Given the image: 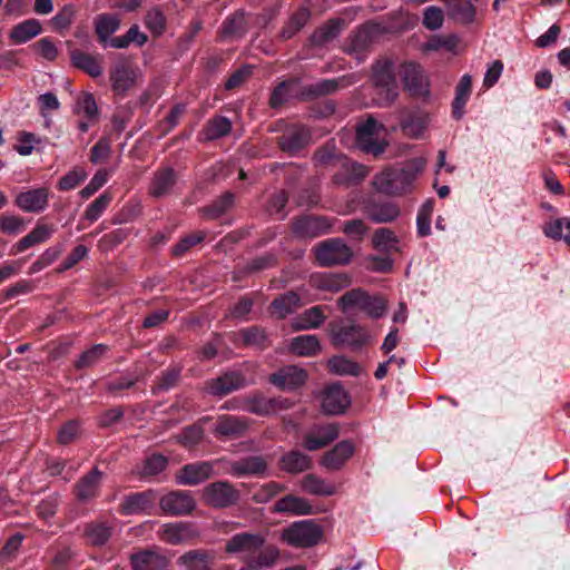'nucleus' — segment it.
Listing matches in <instances>:
<instances>
[{
  "instance_id": "obj_44",
  "label": "nucleus",
  "mask_w": 570,
  "mask_h": 570,
  "mask_svg": "<svg viewBox=\"0 0 570 570\" xmlns=\"http://www.w3.org/2000/svg\"><path fill=\"white\" fill-rule=\"evenodd\" d=\"M70 59L72 66L85 71L92 78H97L102 75V68L98 58L90 53L76 49L70 52Z\"/></svg>"
},
{
  "instance_id": "obj_10",
  "label": "nucleus",
  "mask_w": 570,
  "mask_h": 570,
  "mask_svg": "<svg viewBox=\"0 0 570 570\" xmlns=\"http://www.w3.org/2000/svg\"><path fill=\"white\" fill-rule=\"evenodd\" d=\"M312 141V135L307 127L298 124L288 125L282 135L276 138L278 148L289 156L297 155Z\"/></svg>"
},
{
  "instance_id": "obj_11",
  "label": "nucleus",
  "mask_w": 570,
  "mask_h": 570,
  "mask_svg": "<svg viewBox=\"0 0 570 570\" xmlns=\"http://www.w3.org/2000/svg\"><path fill=\"white\" fill-rule=\"evenodd\" d=\"M247 386L245 375L239 371H227L217 377L207 380L204 390L215 397H224Z\"/></svg>"
},
{
  "instance_id": "obj_46",
  "label": "nucleus",
  "mask_w": 570,
  "mask_h": 570,
  "mask_svg": "<svg viewBox=\"0 0 570 570\" xmlns=\"http://www.w3.org/2000/svg\"><path fill=\"white\" fill-rule=\"evenodd\" d=\"M42 31L41 23L36 19L24 20L10 31V39L16 43H26Z\"/></svg>"
},
{
  "instance_id": "obj_42",
  "label": "nucleus",
  "mask_w": 570,
  "mask_h": 570,
  "mask_svg": "<svg viewBox=\"0 0 570 570\" xmlns=\"http://www.w3.org/2000/svg\"><path fill=\"white\" fill-rule=\"evenodd\" d=\"M426 117L420 111L404 110L401 115L400 127L404 135L417 138L426 128Z\"/></svg>"
},
{
  "instance_id": "obj_60",
  "label": "nucleus",
  "mask_w": 570,
  "mask_h": 570,
  "mask_svg": "<svg viewBox=\"0 0 570 570\" xmlns=\"http://www.w3.org/2000/svg\"><path fill=\"white\" fill-rule=\"evenodd\" d=\"M399 239L389 228H377L373 235V245L381 252L397 250Z\"/></svg>"
},
{
  "instance_id": "obj_19",
  "label": "nucleus",
  "mask_w": 570,
  "mask_h": 570,
  "mask_svg": "<svg viewBox=\"0 0 570 570\" xmlns=\"http://www.w3.org/2000/svg\"><path fill=\"white\" fill-rule=\"evenodd\" d=\"M248 428L247 417L223 414L217 417L213 433L220 439H238L245 435Z\"/></svg>"
},
{
  "instance_id": "obj_35",
  "label": "nucleus",
  "mask_w": 570,
  "mask_h": 570,
  "mask_svg": "<svg viewBox=\"0 0 570 570\" xmlns=\"http://www.w3.org/2000/svg\"><path fill=\"white\" fill-rule=\"evenodd\" d=\"M279 469L289 474H298L312 468V459L299 450H291L278 460Z\"/></svg>"
},
{
  "instance_id": "obj_31",
  "label": "nucleus",
  "mask_w": 570,
  "mask_h": 570,
  "mask_svg": "<svg viewBox=\"0 0 570 570\" xmlns=\"http://www.w3.org/2000/svg\"><path fill=\"white\" fill-rule=\"evenodd\" d=\"M55 233V227L48 224L38 223L36 227L19 242H17L12 248L11 254L22 253L26 249L36 246L38 244L46 243Z\"/></svg>"
},
{
  "instance_id": "obj_58",
  "label": "nucleus",
  "mask_w": 570,
  "mask_h": 570,
  "mask_svg": "<svg viewBox=\"0 0 570 570\" xmlns=\"http://www.w3.org/2000/svg\"><path fill=\"white\" fill-rule=\"evenodd\" d=\"M109 347L105 344H96L89 350L85 351L79 358L75 362L77 370H83L97 364L101 357L107 353Z\"/></svg>"
},
{
  "instance_id": "obj_16",
  "label": "nucleus",
  "mask_w": 570,
  "mask_h": 570,
  "mask_svg": "<svg viewBox=\"0 0 570 570\" xmlns=\"http://www.w3.org/2000/svg\"><path fill=\"white\" fill-rule=\"evenodd\" d=\"M353 75L342 76L334 79H322L315 83L306 85L302 88L301 96L305 100H312L322 96L336 92L340 89L347 88L355 83Z\"/></svg>"
},
{
  "instance_id": "obj_17",
  "label": "nucleus",
  "mask_w": 570,
  "mask_h": 570,
  "mask_svg": "<svg viewBox=\"0 0 570 570\" xmlns=\"http://www.w3.org/2000/svg\"><path fill=\"white\" fill-rule=\"evenodd\" d=\"M307 373L296 365H286L272 373L268 382L282 391H294L305 384Z\"/></svg>"
},
{
  "instance_id": "obj_47",
  "label": "nucleus",
  "mask_w": 570,
  "mask_h": 570,
  "mask_svg": "<svg viewBox=\"0 0 570 570\" xmlns=\"http://www.w3.org/2000/svg\"><path fill=\"white\" fill-rule=\"evenodd\" d=\"M343 159H346V157L337 151L333 142H326L318 147L313 155L315 165L323 167L342 166Z\"/></svg>"
},
{
  "instance_id": "obj_43",
  "label": "nucleus",
  "mask_w": 570,
  "mask_h": 570,
  "mask_svg": "<svg viewBox=\"0 0 570 570\" xmlns=\"http://www.w3.org/2000/svg\"><path fill=\"white\" fill-rule=\"evenodd\" d=\"M235 195L232 191H225L222 196L213 200L209 205L202 207V215L210 220L218 219L233 208Z\"/></svg>"
},
{
  "instance_id": "obj_30",
  "label": "nucleus",
  "mask_w": 570,
  "mask_h": 570,
  "mask_svg": "<svg viewBox=\"0 0 570 570\" xmlns=\"http://www.w3.org/2000/svg\"><path fill=\"white\" fill-rule=\"evenodd\" d=\"M196 535L193 524L183 521L164 524L160 530L161 540L169 544H179Z\"/></svg>"
},
{
  "instance_id": "obj_55",
  "label": "nucleus",
  "mask_w": 570,
  "mask_h": 570,
  "mask_svg": "<svg viewBox=\"0 0 570 570\" xmlns=\"http://www.w3.org/2000/svg\"><path fill=\"white\" fill-rule=\"evenodd\" d=\"M351 284L345 273H324L318 277L317 287L328 292H340Z\"/></svg>"
},
{
  "instance_id": "obj_50",
  "label": "nucleus",
  "mask_w": 570,
  "mask_h": 570,
  "mask_svg": "<svg viewBox=\"0 0 570 570\" xmlns=\"http://www.w3.org/2000/svg\"><path fill=\"white\" fill-rule=\"evenodd\" d=\"M289 347L299 356H314L321 351V343L316 335H298L292 340Z\"/></svg>"
},
{
  "instance_id": "obj_62",
  "label": "nucleus",
  "mask_w": 570,
  "mask_h": 570,
  "mask_svg": "<svg viewBox=\"0 0 570 570\" xmlns=\"http://www.w3.org/2000/svg\"><path fill=\"white\" fill-rule=\"evenodd\" d=\"M181 375V366H170L167 370L163 371L160 375L157 377V384L154 389V393L156 390L158 391H169L175 387Z\"/></svg>"
},
{
  "instance_id": "obj_38",
  "label": "nucleus",
  "mask_w": 570,
  "mask_h": 570,
  "mask_svg": "<svg viewBox=\"0 0 570 570\" xmlns=\"http://www.w3.org/2000/svg\"><path fill=\"white\" fill-rule=\"evenodd\" d=\"M110 79L116 94L125 95L134 87L136 72L127 62H119L112 68Z\"/></svg>"
},
{
  "instance_id": "obj_9",
  "label": "nucleus",
  "mask_w": 570,
  "mask_h": 570,
  "mask_svg": "<svg viewBox=\"0 0 570 570\" xmlns=\"http://www.w3.org/2000/svg\"><path fill=\"white\" fill-rule=\"evenodd\" d=\"M403 87L414 98L430 96V82L423 68L415 62H404L401 66Z\"/></svg>"
},
{
  "instance_id": "obj_25",
  "label": "nucleus",
  "mask_w": 570,
  "mask_h": 570,
  "mask_svg": "<svg viewBox=\"0 0 570 570\" xmlns=\"http://www.w3.org/2000/svg\"><path fill=\"white\" fill-rule=\"evenodd\" d=\"M338 436L335 424L318 425L304 435L303 446L308 451H316L327 446Z\"/></svg>"
},
{
  "instance_id": "obj_52",
  "label": "nucleus",
  "mask_w": 570,
  "mask_h": 570,
  "mask_svg": "<svg viewBox=\"0 0 570 570\" xmlns=\"http://www.w3.org/2000/svg\"><path fill=\"white\" fill-rule=\"evenodd\" d=\"M232 130V122L227 117L216 116L203 129L205 140L213 141L227 136Z\"/></svg>"
},
{
  "instance_id": "obj_48",
  "label": "nucleus",
  "mask_w": 570,
  "mask_h": 570,
  "mask_svg": "<svg viewBox=\"0 0 570 570\" xmlns=\"http://www.w3.org/2000/svg\"><path fill=\"white\" fill-rule=\"evenodd\" d=\"M302 489L313 495L330 497L336 493V487L316 474H306L302 480Z\"/></svg>"
},
{
  "instance_id": "obj_53",
  "label": "nucleus",
  "mask_w": 570,
  "mask_h": 570,
  "mask_svg": "<svg viewBox=\"0 0 570 570\" xmlns=\"http://www.w3.org/2000/svg\"><path fill=\"white\" fill-rule=\"evenodd\" d=\"M311 12L307 8L302 7L297 11H295L287 23L283 27L281 31V38L283 40H288L293 38L309 20Z\"/></svg>"
},
{
  "instance_id": "obj_37",
  "label": "nucleus",
  "mask_w": 570,
  "mask_h": 570,
  "mask_svg": "<svg viewBox=\"0 0 570 570\" xmlns=\"http://www.w3.org/2000/svg\"><path fill=\"white\" fill-rule=\"evenodd\" d=\"M366 214L367 217L374 223H390L399 217L400 208L393 202L371 200L366 205Z\"/></svg>"
},
{
  "instance_id": "obj_64",
  "label": "nucleus",
  "mask_w": 570,
  "mask_h": 570,
  "mask_svg": "<svg viewBox=\"0 0 570 570\" xmlns=\"http://www.w3.org/2000/svg\"><path fill=\"white\" fill-rule=\"evenodd\" d=\"M76 13V7L71 3H67L51 18L50 22L55 29L66 30L73 22Z\"/></svg>"
},
{
  "instance_id": "obj_12",
  "label": "nucleus",
  "mask_w": 570,
  "mask_h": 570,
  "mask_svg": "<svg viewBox=\"0 0 570 570\" xmlns=\"http://www.w3.org/2000/svg\"><path fill=\"white\" fill-rule=\"evenodd\" d=\"M332 224L325 216L303 215L292 223V233L299 239H313L327 234Z\"/></svg>"
},
{
  "instance_id": "obj_15",
  "label": "nucleus",
  "mask_w": 570,
  "mask_h": 570,
  "mask_svg": "<svg viewBox=\"0 0 570 570\" xmlns=\"http://www.w3.org/2000/svg\"><path fill=\"white\" fill-rule=\"evenodd\" d=\"M159 507L166 514L188 515L196 509V501L190 492L174 490L159 499Z\"/></svg>"
},
{
  "instance_id": "obj_28",
  "label": "nucleus",
  "mask_w": 570,
  "mask_h": 570,
  "mask_svg": "<svg viewBox=\"0 0 570 570\" xmlns=\"http://www.w3.org/2000/svg\"><path fill=\"white\" fill-rule=\"evenodd\" d=\"M176 181L177 174L171 167H160L154 174L149 194L156 198L167 196L171 193Z\"/></svg>"
},
{
  "instance_id": "obj_33",
  "label": "nucleus",
  "mask_w": 570,
  "mask_h": 570,
  "mask_svg": "<svg viewBox=\"0 0 570 570\" xmlns=\"http://www.w3.org/2000/svg\"><path fill=\"white\" fill-rule=\"evenodd\" d=\"M302 306V298L295 291H287L284 294L276 296L269 308L272 314L279 320L286 318L288 315L295 313Z\"/></svg>"
},
{
  "instance_id": "obj_59",
  "label": "nucleus",
  "mask_w": 570,
  "mask_h": 570,
  "mask_svg": "<svg viewBox=\"0 0 570 570\" xmlns=\"http://www.w3.org/2000/svg\"><path fill=\"white\" fill-rule=\"evenodd\" d=\"M239 334L243 337V342L246 346H254L261 350L267 347V334L264 328L259 326H249L246 328H242Z\"/></svg>"
},
{
  "instance_id": "obj_1",
  "label": "nucleus",
  "mask_w": 570,
  "mask_h": 570,
  "mask_svg": "<svg viewBox=\"0 0 570 570\" xmlns=\"http://www.w3.org/2000/svg\"><path fill=\"white\" fill-rule=\"evenodd\" d=\"M424 159H411L401 168L386 169L377 175L374 179V186L384 194L402 195L409 190L417 174L424 169Z\"/></svg>"
},
{
  "instance_id": "obj_49",
  "label": "nucleus",
  "mask_w": 570,
  "mask_h": 570,
  "mask_svg": "<svg viewBox=\"0 0 570 570\" xmlns=\"http://www.w3.org/2000/svg\"><path fill=\"white\" fill-rule=\"evenodd\" d=\"M213 554L206 550H189L177 559V564L187 570H198L213 562Z\"/></svg>"
},
{
  "instance_id": "obj_23",
  "label": "nucleus",
  "mask_w": 570,
  "mask_h": 570,
  "mask_svg": "<svg viewBox=\"0 0 570 570\" xmlns=\"http://www.w3.org/2000/svg\"><path fill=\"white\" fill-rule=\"evenodd\" d=\"M265 543V538L261 533L240 532L232 535L225 544V552L228 554L255 553Z\"/></svg>"
},
{
  "instance_id": "obj_3",
  "label": "nucleus",
  "mask_w": 570,
  "mask_h": 570,
  "mask_svg": "<svg viewBox=\"0 0 570 570\" xmlns=\"http://www.w3.org/2000/svg\"><path fill=\"white\" fill-rule=\"evenodd\" d=\"M312 250L316 263L323 267L347 265L353 257V250L340 237L322 240Z\"/></svg>"
},
{
  "instance_id": "obj_32",
  "label": "nucleus",
  "mask_w": 570,
  "mask_h": 570,
  "mask_svg": "<svg viewBox=\"0 0 570 570\" xmlns=\"http://www.w3.org/2000/svg\"><path fill=\"white\" fill-rule=\"evenodd\" d=\"M114 533V527L104 520H94L83 525V537L92 547H104Z\"/></svg>"
},
{
  "instance_id": "obj_2",
  "label": "nucleus",
  "mask_w": 570,
  "mask_h": 570,
  "mask_svg": "<svg viewBox=\"0 0 570 570\" xmlns=\"http://www.w3.org/2000/svg\"><path fill=\"white\" fill-rule=\"evenodd\" d=\"M372 83L376 90L379 104L389 106L399 97V86L391 59H379L372 65Z\"/></svg>"
},
{
  "instance_id": "obj_27",
  "label": "nucleus",
  "mask_w": 570,
  "mask_h": 570,
  "mask_svg": "<svg viewBox=\"0 0 570 570\" xmlns=\"http://www.w3.org/2000/svg\"><path fill=\"white\" fill-rule=\"evenodd\" d=\"M48 189L35 188L17 195L14 204L24 213H41L48 206Z\"/></svg>"
},
{
  "instance_id": "obj_61",
  "label": "nucleus",
  "mask_w": 570,
  "mask_h": 570,
  "mask_svg": "<svg viewBox=\"0 0 570 570\" xmlns=\"http://www.w3.org/2000/svg\"><path fill=\"white\" fill-rule=\"evenodd\" d=\"M367 293L362 288H353L347 291L338 298V306L344 313L350 309L358 308L362 309Z\"/></svg>"
},
{
  "instance_id": "obj_29",
  "label": "nucleus",
  "mask_w": 570,
  "mask_h": 570,
  "mask_svg": "<svg viewBox=\"0 0 570 570\" xmlns=\"http://www.w3.org/2000/svg\"><path fill=\"white\" fill-rule=\"evenodd\" d=\"M345 27V20L333 18L318 27L309 37L308 41L313 47H324L336 39Z\"/></svg>"
},
{
  "instance_id": "obj_54",
  "label": "nucleus",
  "mask_w": 570,
  "mask_h": 570,
  "mask_svg": "<svg viewBox=\"0 0 570 570\" xmlns=\"http://www.w3.org/2000/svg\"><path fill=\"white\" fill-rule=\"evenodd\" d=\"M327 366L330 372L336 375L358 376L362 372L358 363L342 355L331 357Z\"/></svg>"
},
{
  "instance_id": "obj_6",
  "label": "nucleus",
  "mask_w": 570,
  "mask_h": 570,
  "mask_svg": "<svg viewBox=\"0 0 570 570\" xmlns=\"http://www.w3.org/2000/svg\"><path fill=\"white\" fill-rule=\"evenodd\" d=\"M322 537L323 529L313 520L296 521L283 531L284 541L296 548L314 547Z\"/></svg>"
},
{
  "instance_id": "obj_41",
  "label": "nucleus",
  "mask_w": 570,
  "mask_h": 570,
  "mask_svg": "<svg viewBox=\"0 0 570 570\" xmlns=\"http://www.w3.org/2000/svg\"><path fill=\"white\" fill-rule=\"evenodd\" d=\"M95 32L98 41L106 46L111 35L120 27V19L114 13H100L95 18Z\"/></svg>"
},
{
  "instance_id": "obj_40",
  "label": "nucleus",
  "mask_w": 570,
  "mask_h": 570,
  "mask_svg": "<svg viewBox=\"0 0 570 570\" xmlns=\"http://www.w3.org/2000/svg\"><path fill=\"white\" fill-rule=\"evenodd\" d=\"M472 91V78L465 73L461 77L459 83L455 87V97L452 101V116L459 120L464 115V107L471 96Z\"/></svg>"
},
{
  "instance_id": "obj_26",
  "label": "nucleus",
  "mask_w": 570,
  "mask_h": 570,
  "mask_svg": "<svg viewBox=\"0 0 570 570\" xmlns=\"http://www.w3.org/2000/svg\"><path fill=\"white\" fill-rule=\"evenodd\" d=\"M355 446L350 440H343L333 449L325 452L321 459V465L327 470L337 471L344 466L347 460L354 454Z\"/></svg>"
},
{
  "instance_id": "obj_36",
  "label": "nucleus",
  "mask_w": 570,
  "mask_h": 570,
  "mask_svg": "<svg viewBox=\"0 0 570 570\" xmlns=\"http://www.w3.org/2000/svg\"><path fill=\"white\" fill-rule=\"evenodd\" d=\"M367 168L361 164L350 160L347 157L343 159L341 170L333 176V180L337 185H355L367 176Z\"/></svg>"
},
{
  "instance_id": "obj_39",
  "label": "nucleus",
  "mask_w": 570,
  "mask_h": 570,
  "mask_svg": "<svg viewBox=\"0 0 570 570\" xmlns=\"http://www.w3.org/2000/svg\"><path fill=\"white\" fill-rule=\"evenodd\" d=\"M448 17L461 24L474 21L475 8L470 0H445Z\"/></svg>"
},
{
  "instance_id": "obj_14",
  "label": "nucleus",
  "mask_w": 570,
  "mask_h": 570,
  "mask_svg": "<svg viewBox=\"0 0 570 570\" xmlns=\"http://www.w3.org/2000/svg\"><path fill=\"white\" fill-rule=\"evenodd\" d=\"M157 501V491L148 489L125 495L118 507L121 515L151 514Z\"/></svg>"
},
{
  "instance_id": "obj_21",
  "label": "nucleus",
  "mask_w": 570,
  "mask_h": 570,
  "mask_svg": "<svg viewBox=\"0 0 570 570\" xmlns=\"http://www.w3.org/2000/svg\"><path fill=\"white\" fill-rule=\"evenodd\" d=\"M213 474L214 469L210 462L189 463L181 466L176 473V483L193 487L207 481Z\"/></svg>"
},
{
  "instance_id": "obj_56",
  "label": "nucleus",
  "mask_w": 570,
  "mask_h": 570,
  "mask_svg": "<svg viewBox=\"0 0 570 570\" xmlns=\"http://www.w3.org/2000/svg\"><path fill=\"white\" fill-rule=\"evenodd\" d=\"M146 28L155 36L159 37L166 31L167 20L165 13L159 7L150 8L145 16Z\"/></svg>"
},
{
  "instance_id": "obj_4",
  "label": "nucleus",
  "mask_w": 570,
  "mask_h": 570,
  "mask_svg": "<svg viewBox=\"0 0 570 570\" xmlns=\"http://www.w3.org/2000/svg\"><path fill=\"white\" fill-rule=\"evenodd\" d=\"M203 501L213 509H228L238 504L240 492L227 480H218L203 488Z\"/></svg>"
},
{
  "instance_id": "obj_5",
  "label": "nucleus",
  "mask_w": 570,
  "mask_h": 570,
  "mask_svg": "<svg viewBox=\"0 0 570 570\" xmlns=\"http://www.w3.org/2000/svg\"><path fill=\"white\" fill-rule=\"evenodd\" d=\"M330 336L334 346H348L353 351L360 350L368 343L370 334L367 330L354 322L350 323H331Z\"/></svg>"
},
{
  "instance_id": "obj_24",
  "label": "nucleus",
  "mask_w": 570,
  "mask_h": 570,
  "mask_svg": "<svg viewBox=\"0 0 570 570\" xmlns=\"http://www.w3.org/2000/svg\"><path fill=\"white\" fill-rule=\"evenodd\" d=\"M350 404V399L341 384L330 385L322 395V410L330 415L342 414Z\"/></svg>"
},
{
  "instance_id": "obj_57",
  "label": "nucleus",
  "mask_w": 570,
  "mask_h": 570,
  "mask_svg": "<svg viewBox=\"0 0 570 570\" xmlns=\"http://www.w3.org/2000/svg\"><path fill=\"white\" fill-rule=\"evenodd\" d=\"M220 31L223 37L243 36L246 32L245 13L239 10L227 17Z\"/></svg>"
},
{
  "instance_id": "obj_63",
  "label": "nucleus",
  "mask_w": 570,
  "mask_h": 570,
  "mask_svg": "<svg viewBox=\"0 0 570 570\" xmlns=\"http://www.w3.org/2000/svg\"><path fill=\"white\" fill-rule=\"evenodd\" d=\"M277 265V257L275 254L265 253L249 261L243 268L245 274H253L265 271Z\"/></svg>"
},
{
  "instance_id": "obj_7",
  "label": "nucleus",
  "mask_w": 570,
  "mask_h": 570,
  "mask_svg": "<svg viewBox=\"0 0 570 570\" xmlns=\"http://www.w3.org/2000/svg\"><path fill=\"white\" fill-rule=\"evenodd\" d=\"M382 32L383 30L377 23H363L348 37L345 51L348 55L354 56L358 61H363L371 47L381 37Z\"/></svg>"
},
{
  "instance_id": "obj_13",
  "label": "nucleus",
  "mask_w": 570,
  "mask_h": 570,
  "mask_svg": "<svg viewBox=\"0 0 570 570\" xmlns=\"http://www.w3.org/2000/svg\"><path fill=\"white\" fill-rule=\"evenodd\" d=\"M381 127L373 116H368L365 121L357 125L355 140L363 153L375 157L384 153L386 144L374 137Z\"/></svg>"
},
{
  "instance_id": "obj_22",
  "label": "nucleus",
  "mask_w": 570,
  "mask_h": 570,
  "mask_svg": "<svg viewBox=\"0 0 570 570\" xmlns=\"http://www.w3.org/2000/svg\"><path fill=\"white\" fill-rule=\"evenodd\" d=\"M104 472L97 466L82 475L75 484L73 492L77 500L86 503L99 495Z\"/></svg>"
},
{
  "instance_id": "obj_20",
  "label": "nucleus",
  "mask_w": 570,
  "mask_h": 570,
  "mask_svg": "<svg viewBox=\"0 0 570 570\" xmlns=\"http://www.w3.org/2000/svg\"><path fill=\"white\" fill-rule=\"evenodd\" d=\"M132 570H165L170 560L159 549H141L129 558Z\"/></svg>"
},
{
  "instance_id": "obj_51",
  "label": "nucleus",
  "mask_w": 570,
  "mask_h": 570,
  "mask_svg": "<svg viewBox=\"0 0 570 570\" xmlns=\"http://www.w3.org/2000/svg\"><path fill=\"white\" fill-rule=\"evenodd\" d=\"M259 552L254 556V553L248 554L245 560L256 567L257 569L262 568H272L276 564L279 559V550L275 546H263Z\"/></svg>"
},
{
  "instance_id": "obj_45",
  "label": "nucleus",
  "mask_w": 570,
  "mask_h": 570,
  "mask_svg": "<svg viewBox=\"0 0 570 570\" xmlns=\"http://www.w3.org/2000/svg\"><path fill=\"white\" fill-rule=\"evenodd\" d=\"M169 464V460L161 453H153L148 455L137 468V474L140 479H149L159 475Z\"/></svg>"
},
{
  "instance_id": "obj_34",
  "label": "nucleus",
  "mask_w": 570,
  "mask_h": 570,
  "mask_svg": "<svg viewBox=\"0 0 570 570\" xmlns=\"http://www.w3.org/2000/svg\"><path fill=\"white\" fill-rule=\"evenodd\" d=\"M272 512L291 515H307L312 513V505L304 498L287 494L275 502Z\"/></svg>"
},
{
  "instance_id": "obj_18",
  "label": "nucleus",
  "mask_w": 570,
  "mask_h": 570,
  "mask_svg": "<svg viewBox=\"0 0 570 570\" xmlns=\"http://www.w3.org/2000/svg\"><path fill=\"white\" fill-rule=\"evenodd\" d=\"M268 464L262 455H248L229 463L228 473L235 478L267 475Z\"/></svg>"
},
{
  "instance_id": "obj_8",
  "label": "nucleus",
  "mask_w": 570,
  "mask_h": 570,
  "mask_svg": "<svg viewBox=\"0 0 570 570\" xmlns=\"http://www.w3.org/2000/svg\"><path fill=\"white\" fill-rule=\"evenodd\" d=\"M294 402L287 397H266L255 393L244 399V411L259 416H269L293 407Z\"/></svg>"
}]
</instances>
